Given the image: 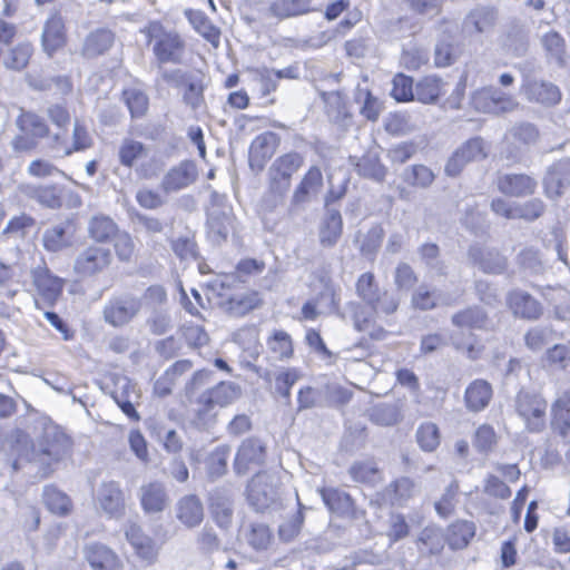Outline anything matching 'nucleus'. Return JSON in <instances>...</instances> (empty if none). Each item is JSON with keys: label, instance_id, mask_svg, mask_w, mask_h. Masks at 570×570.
Here are the masks:
<instances>
[{"label": "nucleus", "instance_id": "obj_5", "mask_svg": "<svg viewBox=\"0 0 570 570\" xmlns=\"http://www.w3.org/2000/svg\"><path fill=\"white\" fill-rule=\"evenodd\" d=\"M31 281L35 288V309H43V306L53 307L62 294L65 281L45 265L31 271Z\"/></svg>", "mask_w": 570, "mask_h": 570}, {"label": "nucleus", "instance_id": "obj_2", "mask_svg": "<svg viewBox=\"0 0 570 570\" xmlns=\"http://www.w3.org/2000/svg\"><path fill=\"white\" fill-rule=\"evenodd\" d=\"M355 293L363 303L373 308L377 317L392 315L400 306V297L381 289L372 272H365L357 277Z\"/></svg>", "mask_w": 570, "mask_h": 570}, {"label": "nucleus", "instance_id": "obj_50", "mask_svg": "<svg viewBox=\"0 0 570 570\" xmlns=\"http://www.w3.org/2000/svg\"><path fill=\"white\" fill-rule=\"evenodd\" d=\"M370 420L382 426H391L401 420L400 407L396 404L380 403L370 410Z\"/></svg>", "mask_w": 570, "mask_h": 570}, {"label": "nucleus", "instance_id": "obj_18", "mask_svg": "<svg viewBox=\"0 0 570 570\" xmlns=\"http://www.w3.org/2000/svg\"><path fill=\"white\" fill-rule=\"evenodd\" d=\"M544 194L557 199L570 187V159H561L551 165L543 178Z\"/></svg>", "mask_w": 570, "mask_h": 570}, {"label": "nucleus", "instance_id": "obj_23", "mask_svg": "<svg viewBox=\"0 0 570 570\" xmlns=\"http://www.w3.org/2000/svg\"><path fill=\"white\" fill-rule=\"evenodd\" d=\"M498 189L511 197H524L532 195L538 183L531 176L524 174H505L498 177Z\"/></svg>", "mask_w": 570, "mask_h": 570}, {"label": "nucleus", "instance_id": "obj_16", "mask_svg": "<svg viewBox=\"0 0 570 570\" xmlns=\"http://www.w3.org/2000/svg\"><path fill=\"white\" fill-rule=\"evenodd\" d=\"M197 177L196 164L193 160H183L165 174L160 186L167 194L175 193L193 185Z\"/></svg>", "mask_w": 570, "mask_h": 570}, {"label": "nucleus", "instance_id": "obj_25", "mask_svg": "<svg viewBox=\"0 0 570 570\" xmlns=\"http://www.w3.org/2000/svg\"><path fill=\"white\" fill-rule=\"evenodd\" d=\"M126 539L135 553L147 563H154L158 557V548L155 541L144 534L140 527L131 523L126 528Z\"/></svg>", "mask_w": 570, "mask_h": 570}, {"label": "nucleus", "instance_id": "obj_27", "mask_svg": "<svg viewBox=\"0 0 570 570\" xmlns=\"http://www.w3.org/2000/svg\"><path fill=\"white\" fill-rule=\"evenodd\" d=\"M472 262L488 274H501L507 269V258L498 250L472 246L469 250Z\"/></svg>", "mask_w": 570, "mask_h": 570}, {"label": "nucleus", "instance_id": "obj_62", "mask_svg": "<svg viewBox=\"0 0 570 570\" xmlns=\"http://www.w3.org/2000/svg\"><path fill=\"white\" fill-rule=\"evenodd\" d=\"M272 540L273 534L271 529L263 523L252 524L249 531L246 533L247 543L257 551L268 549Z\"/></svg>", "mask_w": 570, "mask_h": 570}, {"label": "nucleus", "instance_id": "obj_42", "mask_svg": "<svg viewBox=\"0 0 570 570\" xmlns=\"http://www.w3.org/2000/svg\"><path fill=\"white\" fill-rule=\"evenodd\" d=\"M16 125L22 134L30 135L37 139L43 138L49 134L46 121L40 116L30 111L21 110Z\"/></svg>", "mask_w": 570, "mask_h": 570}, {"label": "nucleus", "instance_id": "obj_10", "mask_svg": "<svg viewBox=\"0 0 570 570\" xmlns=\"http://www.w3.org/2000/svg\"><path fill=\"white\" fill-rule=\"evenodd\" d=\"M112 262L109 248L90 245L75 258L73 272L80 277H91L106 271Z\"/></svg>", "mask_w": 570, "mask_h": 570}, {"label": "nucleus", "instance_id": "obj_36", "mask_svg": "<svg viewBox=\"0 0 570 570\" xmlns=\"http://www.w3.org/2000/svg\"><path fill=\"white\" fill-rule=\"evenodd\" d=\"M343 230V220L338 210L327 209L320 224V242L324 247H333L340 239Z\"/></svg>", "mask_w": 570, "mask_h": 570}, {"label": "nucleus", "instance_id": "obj_37", "mask_svg": "<svg viewBox=\"0 0 570 570\" xmlns=\"http://www.w3.org/2000/svg\"><path fill=\"white\" fill-rule=\"evenodd\" d=\"M355 101L362 105L361 114L372 121H375L383 110V102L370 90L366 76L363 77V83H357Z\"/></svg>", "mask_w": 570, "mask_h": 570}, {"label": "nucleus", "instance_id": "obj_8", "mask_svg": "<svg viewBox=\"0 0 570 570\" xmlns=\"http://www.w3.org/2000/svg\"><path fill=\"white\" fill-rule=\"evenodd\" d=\"M94 145V139L88 131V128L79 119L73 122L72 135L69 138L67 135L56 132L50 138V148L58 157H68L75 153H81Z\"/></svg>", "mask_w": 570, "mask_h": 570}, {"label": "nucleus", "instance_id": "obj_1", "mask_svg": "<svg viewBox=\"0 0 570 570\" xmlns=\"http://www.w3.org/2000/svg\"><path fill=\"white\" fill-rule=\"evenodd\" d=\"M16 444L13 451L18 459L13 461V470H18L22 461L36 464L40 478H46L55 470V464L69 456L71 440L57 428H49L45 431L38 446L30 444L28 434L22 431L14 433Z\"/></svg>", "mask_w": 570, "mask_h": 570}, {"label": "nucleus", "instance_id": "obj_20", "mask_svg": "<svg viewBox=\"0 0 570 570\" xmlns=\"http://www.w3.org/2000/svg\"><path fill=\"white\" fill-rule=\"evenodd\" d=\"M419 493V484L407 476H402L383 490L382 500L392 507H405Z\"/></svg>", "mask_w": 570, "mask_h": 570}, {"label": "nucleus", "instance_id": "obj_40", "mask_svg": "<svg viewBox=\"0 0 570 570\" xmlns=\"http://www.w3.org/2000/svg\"><path fill=\"white\" fill-rule=\"evenodd\" d=\"M119 232L117 224L106 215H95L88 222V235L97 243H108Z\"/></svg>", "mask_w": 570, "mask_h": 570}, {"label": "nucleus", "instance_id": "obj_19", "mask_svg": "<svg viewBox=\"0 0 570 570\" xmlns=\"http://www.w3.org/2000/svg\"><path fill=\"white\" fill-rule=\"evenodd\" d=\"M473 105L478 110L491 114L511 111L517 106L512 98L493 88H484L475 92Z\"/></svg>", "mask_w": 570, "mask_h": 570}, {"label": "nucleus", "instance_id": "obj_52", "mask_svg": "<svg viewBox=\"0 0 570 570\" xmlns=\"http://www.w3.org/2000/svg\"><path fill=\"white\" fill-rule=\"evenodd\" d=\"M348 472L352 479L360 483L374 484L381 479L380 470L372 460L355 462Z\"/></svg>", "mask_w": 570, "mask_h": 570}, {"label": "nucleus", "instance_id": "obj_45", "mask_svg": "<svg viewBox=\"0 0 570 570\" xmlns=\"http://www.w3.org/2000/svg\"><path fill=\"white\" fill-rule=\"evenodd\" d=\"M323 185V175L318 167L312 166L308 171L304 175L301 184L297 186L294 193V202H305L307 196L313 193H317Z\"/></svg>", "mask_w": 570, "mask_h": 570}, {"label": "nucleus", "instance_id": "obj_21", "mask_svg": "<svg viewBox=\"0 0 570 570\" xmlns=\"http://www.w3.org/2000/svg\"><path fill=\"white\" fill-rule=\"evenodd\" d=\"M140 505L146 513H160L169 504L166 487L160 481H150L139 489Z\"/></svg>", "mask_w": 570, "mask_h": 570}, {"label": "nucleus", "instance_id": "obj_60", "mask_svg": "<svg viewBox=\"0 0 570 570\" xmlns=\"http://www.w3.org/2000/svg\"><path fill=\"white\" fill-rule=\"evenodd\" d=\"M541 43L550 58L557 60L558 66L562 67V60L566 52V43L562 36L557 31H549L541 37Z\"/></svg>", "mask_w": 570, "mask_h": 570}, {"label": "nucleus", "instance_id": "obj_39", "mask_svg": "<svg viewBox=\"0 0 570 570\" xmlns=\"http://www.w3.org/2000/svg\"><path fill=\"white\" fill-rule=\"evenodd\" d=\"M23 278V271L19 264H4L0 262V294L13 298L19 293Z\"/></svg>", "mask_w": 570, "mask_h": 570}, {"label": "nucleus", "instance_id": "obj_63", "mask_svg": "<svg viewBox=\"0 0 570 570\" xmlns=\"http://www.w3.org/2000/svg\"><path fill=\"white\" fill-rule=\"evenodd\" d=\"M519 267L527 275H538L544 271L543 262L537 249L529 247L524 248L518 255Z\"/></svg>", "mask_w": 570, "mask_h": 570}, {"label": "nucleus", "instance_id": "obj_34", "mask_svg": "<svg viewBox=\"0 0 570 570\" xmlns=\"http://www.w3.org/2000/svg\"><path fill=\"white\" fill-rule=\"evenodd\" d=\"M492 386L484 380H474L465 389L464 401L466 409L472 412L484 410L492 399Z\"/></svg>", "mask_w": 570, "mask_h": 570}, {"label": "nucleus", "instance_id": "obj_38", "mask_svg": "<svg viewBox=\"0 0 570 570\" xmlns=\"http://www.w3.org/2000/svg\"><path fill=\"white\" fill-rule=\"evenodd\" d=\"M551 426L560 435L566 436L570 431V392L561 393L551 406Z\"/></svg>", "mask_w": 570, "mask_h": 570}, {"label": "nucleus", "instance_id": "obj_46", "mask_svg": "<svg viewBox=\"0 0 570 570\" xmlns=\"http://www.w3.org/2000/svg\"><path fill=\"white\" fill-rule=\"evenodd\" d=\"M311 0H275L269 12L279 19H286L308 12Z\"/></svg>", "mask_w": 570, "mask_h": 570}, {"label": "nucleus", "instance_id": "obj_26", "mask_svg": "<svg viewBox=\"0 0 570 570\" xmlns=\"http://www.w3.org/2000/svg\"><path fill=\"white\" fill-rule=\"evenodd\" d=\"M66 27L59 13H52L45 22L41 40L48 55H52L66 43Z\"/></svg>", "mask_w": 570, "mask_h": 570}, {"label": "nucleus", "instance_id": "obj_47", "mask_svg": "<svg viewBox=\"0 0 570 570\" xmlns=\"http://www.w3.org/2000/svg\"><path fill=\"white\" fill-rule=\"evenodd\" d=\"M325 505L335 513L347 514L353 509V501L348 493L337 489H324L321 491Z\"/></svg>", "mask_w": 570, "mask_h": 570}, {"label": "nucleus", "instance_id": "obj_14", "mask_svg": "<svg viewBox=\"0 0 570 570\" xmlns=\"http://www.w3.org/2000/svg\"><path fill=\"white\" fill-rule=\"evenodd\" d=\"M522 92L530 101L546 106H552L560 101L559 88L550 81H546L535 73H525L522 82Z\"/></svg>", "mask_w": 570, "mask_h": 570}, {"label": "nucleus", "instance_id": "obj_61", "mask_svg": "<svg viewBox=\"0 0 570 570\" xmlns=\"http://www.w3.org/2000/svg\"><path fill=\"white\" fill-rule=\"evenodd\" d=\"M391 96L396 101H410L416 99L413 80L406 73H395L393 78Z\"/></svg>", "mask_w": 570, "mask_h": 570}, {"label": "nucleus", "instance_id": "obj_4", "mask_svg": "<svg viewBox=\"0 0 570 570\" xmlns=\"http://www.w3.org/2000/svg\"><path fill=\"white\" fill-rule=\"evenodd\" d=\"M452 323L460 331L451 336V343L456 350H466L470 358H475L474 337L471 332L465 334V330H482L487 327V314L480 307H471L461 311L452 316Z\"/></svg>", "mask_w": 570, "mask_h": 570}, {"label": "nucleus", "instance_id": "obj_51", "mask_svg": "<svg viewBox=\"0 0 570 570\" xmlns=\"http://www.w3.org/2000/svg\"><path fill=\"white\" fill-rule=\"evenodd\" d=\"M442 90V85L435 76H425L415 85L416 100L423 104L434 102Z\"/></svg>", "mask_w": 570, "mask_h": 570}, {"label": "nucleus", "instance_id": "obj_32", "mask_svg": "<svg viewBox=\"0 0 570 570\" xmlns=\"http://www.w3.org/2000/svg\"><path fill=\"white\" fill-rule=\"evenodd\" d=\"M115 41V35L109 29L99 28L91 31L85 39L81 55L85 58H96L107 52Z\"/></svg>", "mask_w": 570, "mask_h": 570}, {"label": "nucleus", "instance_id": "obj_41", "mask_svg": "<svg viewBox=\"0 0 570 570\" xmlns=\"http://www.w3.org/2000/svg\"><path fill=\"white\" fill-rule=\"evenodd\" d=\"M223 304L229 314L243 316L261 304V297L257 292H245L230 295Z\"/></svg>", "mask_w": 570, "mask_h": 570}, {"label": "nucleus", "instance_id": "obj_57", "mask_svg": "<svg viewBox=\"0 0 570 570\" xmlns=\"http://www.w3.org/2000/svg\"><path fill=\"white\" fill-rule=\"evenodd\" d=\"M21 190L49 208H56L60 205V199L53 186L24 185Z\"/></svg>", "mask_w": 570, "mask_h": 570}, {"label": "nucleus", "instance_id": "obj_24", "mask_svg": "<svg viewBox=\"0 0 570 570\" xmlns=\"http://www.w3.org/2000/svg\"><path fill=\"white\" fill-rule=\"evenodd\" d=\"M83 554L92 570H120L118 556L101 543H90L85 547Z\"/></svg>", "mask_w": 570, "mask_h": 570}, {"label": "nucleus", "instance_id": "obj_17", "mask_svg": "<svg viewBox=\"0 0 570 570\" xmlns=\"http://www.w3.org/2000/svg\"><path fill=\"white\" fill-rule=\"evenodd\" d=\"M239 395V387L229 382H220L213 389L202 393L198 397V412L206 413L216 406L224 407L234 402Z\"/></svg>", "mask_w": 570, "mask_h": 570}, {"label": "nucleus", "instance_id": "obj_48", "mask_svg": "<svg viewBox=\"0 0 570 570\" xmlns=\"http://www.w3.org/2000/svg\"><path fill=\"white\" fill-rule=\"evenodd\" d=\"M210 509L219 527H227L232 521L233 508L230 498L224 492L216 491L210 497Z\"/></svg>", "mask_w": 570, "mask_h": 570}, {"label": "nucleus", "instance_id": "obj_29", "mask_svg": "<svg viewBox=\"0 0 570 570\" xmlns=\"http://www.w3.org/2000/svg\"><path fill=\"white\" fill-rule=\"evenodd\" d=\"M264 455L265 448L258 439L249 438L244 440L235 458V469L237 473H244L252 463H262Z\"/></svg>", "mask_w": 570, "mask_h": 570}, {"label": "nucleus", "instance_id": "obj_28", "mask_svg": "<svg viewBox=\"0 0 570 570\" xmlns=\"http://www.w3.org/2000/svg\"><path fill=\"white\" fill-rule=\"evenodd\" d=\"M176 517L186 528H196L204 520V507L195 494H187L176 503Z\"/></svg>", "mask_w": 570, "mask_h": 570}, {"label": "nucleus", "instance_id": "obj_35", "mask_svg": "<svg viewBox=\"0 0 570 570\" xmlns=\"http://www.w3.org/2000/svg\"><path fill=\"white\" fill-rule=\"evenodd\" d=\"M322 288L313 297L317 301L320 308L326 313H333L340 315L343 307H341V286L333 283L327 277L321 278Z\"/></svg>", "mask_w": 570, "mask_h": 570}, {"label": "nucleus", "instance_id": "obj_30", "mask_svg": "<svg viewBox=\"0 0 570 570\" xmlns=\"http://www.w3.org/2000/svg\"><path fill=\"white\" fill-rule=\"evenodd\" d=\"M497 21V13L493 9L479 7L468 13L463 21V31L469 35L489 33Z\"/></svg>", "mask_w": 570, "mask_h": 570}, {"label": "nucleus", "instance_id": "obj_9", "mask_svg": "<svg viewBox=\"0 0 570 570\" xmlns=\"http://www.w3.org/2000/svg\"><path fill=\"white\" fill-rule=\"evenodd\" d=\"M376 313L363 302L350 301L341 311L338 317L352 323L357 332H367L372 338L382 340L385 331L374 327Z\"/></svg>", "mask_w": 570, "mask_h": 570}, {"label": "nucleus", "instance_id": "obj_13", "mask_svg": "<svg viewBox=\"0 0 570 570\" xmlns=\"http://www.w3.org/2000/svg\"><path fill=\"white\" fill-rule=\"evenodd\" d=\"M95 504L98 511L109 518H120L125 510V499L120 484L116 481H104L95 492Z\"/></svg>", "mask_w": 570, "mask_h": 570}, {"label": "nucleus", "instance_id": "obj_43", "mask_svg": "<svg viewBox=\"0 0 570 570\" xmlns=\"http://www.w3.org/2000/svg\"><path fill=\"white\" fill-rule=\"evenodd\" d=\"M266 344L269 353L277 360H287L293 356L292 337L283 330L273 331Z\"/></svg>", "mask_w": 570, "mask_h": 570}, {"label": "nucleus", "instance_id": "obj_22", "mask_svg": "<svg viewBox=\"0 0 570 570\" xmlns=\"http://www.w3.org/2000/svg\"><path fill=\"white\" fill-rule=\"evenodd\" d=\"M507 304L514 316L537 320L542 314V306L533 296L521 289H513L507 296Z\"/></svg>", "mask_w": 570, "mask_h": 570}, {"label": "nucleus", "instance_id": "obj_44", "mask_svg": "<svg viewBox=\"0 0 570 570\" xmlns=\"http://www.w3.org/2000/svg\"><path fill=\"white\" fill-rule=\"evenodd\" d=\"M475 534V525L470 521H456L448 529V543L452 549L465 548Z\"/></svg>", "mask_w": 570, "mask_h": 570}, {"label": "nucleus", "instance_id": "obj_53", "mask_svg": "<svg viewBox=\"0 0 570 570\" xmlns=\"http://www.w3.org/2000/svg\"><path fill=\"white\" fill-rule=\"evenodd\" d=\"M43 502L51 512L59 515L67 514L71 509L69 497L55 487L45 488Z\"/></svg>", "mask_w": 570, "mask_h": 570}, {"label": "nucleus", "instance_id": "obj_55", "mask_svg": "<svg viewBox=\"0 0 570 570\" xmlns=\"http://www.w3.org/2000/svg\"><path fill=\"white\" fill-rule=\"evenodd\" d=\"M402 178L410 186L426 188L433 183L435 176L429 167L413 165L404 169Z\"/></svg>", "mask_w": 570, "mask_h": 570}, {"label": "nucleus", "instance_id": "obj_33", "mask_svg": "<svg viewBox=\"0 0 570 570\" xmlns=\"http://www.w3.org/2000/svg\"><path fill=\"white\" fill-rule=\"evenodd\" d=\"M277 145V136L274 132H263L258 135L249 147L250 166L262 168L264 164L272 158Z\"/></svg>", "mask_w": 570, "mask_h": 570}, {"label": "nucleus", "instance_id": "obj_58", "mask_svg": "<svg viewBox=\"0 0 570 570\" xmlns=\"http://www.w3.org/2000/svg\"><path fill=\"white\" fill-rule=\"evenodd\" d=\"M416 441L423 451L432 452L440 444V431L435 423L424 422L416 431Z\"/></svg>", "mask_w": 570, "mask_h": 570}, {"label": "nucleus", "instance_id": "obj_12", "mask_svg": "<svg viewBox=\"0 0 570 570\" xmlns=\"http://www.w3.org/2000/svg\"><path fill=\"white\" fill-rule=\"evenodd\" d=\"M277 498L276 479L267 472L257 473L247 485V500L257 511H264Z\"/></svg>", "mask_w": 570, "mask_h": 570}, {"label": "nucleus", "instance_id": "obj_3", "mask_svg": "<svg viewBox=\"0 0 570 570\" xmlns=\"http://www.w3.org/2000/svg\"><path fill=\"white\" fill-rule=\"evenodd\" d=\"M141 32L148 43L154 42V53L160 62L179 63L185 55V43L178 33L166 31L156 21L149 22Z\"/></svg>", "mask_w": 570, "mask_h": 570}, {"label": "nucleus", "instance_id": "obj_59", "mask_svg": "<svg viewBox=\"0 0 570 570\" xmlns=\"http://www.w3.org/2000/svg\"><path fill=\"white\" fill-rule=\"evenodd\" d=\"M195 30L203 36L214 47H218L220 40V31L216 28L208 18L203 13L196 12L189 17Z\"/></svg>", "mask_w": 570, "mask_h": 570}, {"label": "nucleus", "instance_id": "obj_31", "mask_svg": "<svg viewBox=\"0 0 570 570\" xmlns=\"http://www.w3.org/2000/svg\"><path fill=\"white\" fill-rule=\"evenodd\" d=\"M350 163L362 177L382 181L386 175V168L381 164L379 154L368 150L362 157H350Z\"/></svg>", "mask_w": 570, "mask_h": 570}, {"label": "nucleus", "instance_id": "obj_6", "mask_svg": "<svg viewBox=\"0 0 570 570\" xmlns=\"http://www.w3.org/2000/svg\"><path fill=\"white\" fill-rule=\"evenodd\" d=\"M304 163L298 153L285 154L272 164L269 168V188L275 197V203L281 200L291 187V179Z\"/></svg>", "mask_w": 570, "mask_h": 570}, {"label": "nucleus", "instance_id": "obj_56", "mask_svg": "<svg viewBox=\"0 0 570 570\" xmlns=\"http://www.w3.org/2000/svg\"><path fill=\"white\" fill-rule=\"evenodd\" d=\"M146 155V147L142 142L134 139H124L119 147L118 156L122 166L131 168L135 163Z\"/></svg>", "mask_w": 570, "mask_h": 570}, {"label": "nucleus", "instance_id": "obj_64", "mask_svg": "<svg viewBox=\"0 0 570 570\" xmlns=\"http://www.w3.org/2000/svg\"><path fill=\"white\" fill-rule=\"evenodd\" d=\"M32 55V47L30 43H20L4 58V66L8 69L20 70L28 66Z\"/></svg>", "mask_w": 570, "mask_h": 570}, {"label": "nucleus", "instance_id": "obj_11", "mask_svg": "<svg viewBox=\"0 0 570 570\" xmlns=\"http://www.w3.org/2000/svg\"><path fill=\"white\" fill-rule=\"evenodd\" d=\"M488 150L484 140L474 137L463 142L449 158L444 171L448 176L455 177L471 161H479L487 157Z\"/></svg>", "mask_w": 570, "mask_h": 570}, {"label": "nucleus", "instance_id": "obj_7", "mask_svg": "<svg viewBox=\"0 0 570 570\" xmlns=\"http://www.w3.org/2000/svg\"><path fill=\"white\" fill-rule=\"evenodd\" d=\"M515 411L529 432H540L546 425V400L535 393L520 391L515 397Z\"/></svg>", "mask_w": 570, "mask_h": 570}, {"label": "nucleus", "instance_id": "obj_54", "mask_svg": "<svg viewBox=\"0 0 570 570\" xmlns=\"http://www.w3.org/2000/svg\"><path fill=\"white\" fill-rule=\"evenodd\" d=\"M207 224L209 233L217 242L225 240L233 228V216L225 212L216 213L215 210H212L208 214Z\"/></svg>", "mask_w": 570, "mask_h": 570}, {"label": "nucleus", "instance_id": "obj_49", "mask_svg": "<svg viewBox=\"0 0 570 570\" xmlns=\"http://www.w3.org/2000/svg\"><path fill=\"white\" fill-rule=\"evenodd\" d=\"M68 225L60 224L45 230L42 235L43 247L52 253H57L70 245V237L67 234Z\"/></svg>", "mask_w": 570, "mask_h": 570}, {"label": "nucleus", "instance_id": "obj_15", "mask_svg": "<svg viewBox=\"0 0 570 570\" xmlns=\"http://www.w3.org/2000/svg\"><path fill=\"white\" fill-rule=\"evenodd\" d=\"M140 309L139 299L129 296L112 297L104 308V318L112 326L127 324Z\"/></svg>", "mask_w": 570, "mask_h": 570}]
</instances>
